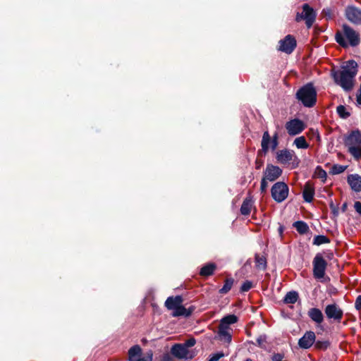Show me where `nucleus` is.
I'll return each mask as SVG.
<instances>
[{
    "label": "nucleus",
    "instance_id": "obj_47",
    "mask_svg": "<svg viewBox=\"0 0 361 361\" xmlns=\"http://www.w3.org/2000/svg\"><path fill=\"white\" fill-rule=\"evenodd\" d=\"M346 208H347V204H346V203H344V204L342 205V207H341V210H342L343 212H345V209H346Z\"/></svg>",
    "mask_w": 361,
    "mask_h": 361
},
{
    "label": "nucleus",
    "instance_id": "obj_9",
    "mask_svg": "<svg viewBox=\"0 0 361 361\" xmlns=\"http://www.w3.org/2000/svg\"><path fill=\"white\" fill-rule=\"evenodd\" d=\"M324 312L329 320L341 322L343 312L336 304H330L326 306Z\"/></svg>",
    "mask_w": 361,
    "mask_h": 361
},
{
    "label": "nucleus",
    "instance_id": "obj_10",
    "mask_svg": "<svg viewBox=\"0 0 361 361\" xmlns=\"http://www.w3.org/2000/svg\"><path fill=\"white\" fill-rule=\"evenodd\" d=\"M171 353L176 358L179 360H190L193 355L188 349H186L181 343H176L171 348Z\"/></svg>",
    "mask_w": 361,
    "mask_h": 361
},
{
    "label": "nucleus",
    "instance_id": "obj_40",
    "mask_svg": "<svg viewBox=\"0 0 361 361\" xmlns=\"http://www.w3.org/2000/svg\"><path fill=\"white\" fill-rule=\"evenodd\" d=\"M195 343H196L195 339L192 338H190V339L187 340L185 343H181V344L183 346H185L186 349H188L189 348L192 347L193 345H195Z\"/></svg>",
    "mask_w": 361,
    "mask_h": 361
},
{
    "label": "nucleus",
    "instance_id": "obj_35",
    "mask_svg": "<svg viewBox=\"0 0 361 361\" xmlns=\"http://www.w3.org/2000/svg\"><path fill=\"white\" fill-rule=\"evenodd\" d=\"M315 173H316L317 176L319 178L322 179L323 182H324L326 180L327 173L320 166L317 167Z\"/></svg>",
    "mask_w": 361,
    "mask_h": 361
},
{
    "label": "nucleus",
    "instance_id": "obj_27",
    "mask_svg": "<svg viewBox=\"0 0 361 361\" xmlns=\"http://www.w3.org/2000/svg\"><path fill=\"white\" fill-rule=\"evenodd\" d=\"M293 227L300 234L307 233L309 231L308 225L302 221H298L293 224Z\"/></svg>",
    "mask_w": 361,
    "mask_h": 361
},
{
    "label": "nucleus",
    "instance_id": "obj_28",
    "mask_svg": "<svg viewBox=\"0 0 361 361\" xmlns=\"http://www.w3.org/2000/svg\"><path fill=\"white\" fill-rule=\"evenodd\" d=\"M215 268H216V265L212 263V264H206L202 267V269H200V274L201 276H209L214 273Z\"/></svg>",
    "mask_w": 361,
    "mask_h": 361
},
{
    "label": "nucleus",
    "instance_id": "obj_48",
    "mask_svg": "<svg viewBox=\"0 0 361 361\" xmlns=\"http://www.w3.org/2000/svg\"><path fill=\"white\" fill-rule=\"evenodd\" d=\"M334 215L337 216L338 214V210L334 209Z\"/></svg>",
    "mask_w": 361,
    "mask_h": 361
},
{
    "label": "nucleus",
    "instance_id": "obj_46",
    "mask_svg": "<svg viewBox=\"0 0 361 361\" xmlns=\"http://www.w3.org/2000/svg\"><path fill=\"white\" fill-rule=\"evenodd\" d=\"M357 103L358 105H361V83L358 92L357 93Z\"/></svg>",
    "mask_w": 361,
    "mask_h": 361
},
{
    "label": "nucleus",
    "instance_id": "obj_7",
    "mask_svg": "<svg viewBox=\"0 0 361 361\" xmlns=\"http://www.w3.org/2000/svg\"><path fill=\"white\" fill-rule=\"evenodd\" d=\"M288 187L283 182H277L271 188V196L277 202L285 200L288 195Z\"/></svg>",
    "mask_w": 361,
    "mask_h": 361
},
{
    "label": "nucleus",
    "instance_id": "obj_45",
    "mask_svg": "<svg viewBox=\"0 0 361 361\" xmlns=\"http://www.w3.org/2000/svg\"><path fill=\"white\" fill-rule=\"evenodd\" d=\"M161 361H173V360L170 354L165 353L162 356Z\"/></svg>",
    "mask_w": 361,
    "mask_h": 361
},
{
    "label": "nucleus",
    "instance_id": "obj_21",
    "mask_svg": "<svg viewBox=\"0 0 361 361\" xmlns=\"http://www.w3.org/2000/svg\"><path fill=\"white\" fill-rule=\"evenodd\" d=\"M142 356V348L138 345L132 346L128 350V361H137Z\"/></svg>",
    "mask_w": 361,
    "mask_h": 361
},
{
    "label": "nucleus",
    "instance_id": "obj_8",
    "mask_svg": "<svg viewBox=\"0 0 361 361\" xmlns=\"http://www.w3.org/2000/svg\"><path fill=\"white\" fill-rule=\"evenodd\" d=\"M285 128L290 136H295L305 130V124L299 118H293L286 122Z\"/></svg>",
    "mask_w": 361,
    "mask_h": 361
},
{
    "label": "nucleus",
    "instance_id": "obj_36",
    "mask_svg": "<svg viewBox=\"0 0 361 361\" xmlns=\"http://www.w3.org/2000/svg\"><path fill=\"white\" fill-rule=\"evenodd\" d=\"M153 353L151 350H148L143 356H141L137 361H152Z\"/></svg>",
    "mask_w": 361,
    "mask_h": 361
},
{
    "label": "nucleus",
    "instance_id": "obj_1",
    "mask_svg": "<svg viewBox=\"0 0 361 361\" xmlns=\"http://www.w3.org/2000/svg\"><path fill=\"white\" fill-rule=\"evenodd\" d=\"M357 73V63L350 60L342 66L341 68L331 72L335 83L345 92H350L355 85V78Z\"/></svg>",
    "mask_w": 361,
    "mask_h": 361
},
{
    "label": "nucleus",
    "instance_id": "obj_12",
    "mask_svg": "<svg viewBox=\"0 0 361 361\" xmlns=\"http://www.w3.org/2000/svg\"><path fill=\"white\" fill-rule=\"evenodd\" d=\"M345 16L352 23L361 25V10L356 6H348L345 9Z\"/></svg>",
    "mask_w": 361,
    "mask_h": 361
},
{
    "label": "nucleus",
    "instance_id": "obj_41",
    "mask_svg": "<svg viewBox=\"0 0 361 361\" xmlns=\"http://www.w3.org/2000/svg\"><path fill=\"white\" fill-rule=\"evenodd\" d=\"M268 181L269 180L265 179L264 177L262 178V181H261V185H260V190L262 192L267 190V186H268Z\"/></svg>",
    "mask_w": 361,
    "mask_h": 361
},
{
    "label": "nucleus",
    "instance_id": "obj_4",
    "mask_svg": "<svg viewBox=\"0 0 361 361\" xmlns=\"http://www.w3.org/2000/svg\"><path fill=\"white\" fill-rule=\"evenodd\" d=\"M296 98L306 107H312L317 102V91L312 83H308L300 87Z\"/></svg>",
    "mask_w": 361,
    "mask_h": 361
},
{
    "label": "nucleus",
    "instance_id": "obj_19",
    "mask_svg": "<svg viewBox=\"0 0 361 361\" xmlns=\"http://www.w3.org/2000/svg\"><path fill=\"white\" fill-rule=\"evenodd\" d=\"M307 314L309 317L317 324H320L324 321L322 312L318 308L313 307L310 309Z\"/></svg>",
    "mask_w": 361,
    "mask_h": 361
},
{
    "label": "nucleus",
    "instance_id": "obj_30",
    "mask_svg": "<svg viewBox=\"0 0 361 361\" xmlns=\"http://www.w3.org/2000/svg\"><path fill=\"white\" fill-rule=\"evenodd\" d=\"M256 267L259 269L264 270L267 268V259L263 256L255 255Z\"/></svg>",
    "mask_w": 361,
    "mask_h": 361
},
{
    "label": "nucleus",
    "instance_id": "obj_31",
    "mask_svg": "<svg viewBox=\"0 0 361 361\" xmlns=\"http://www.w3.org/2000/svg\"><path fill=\"white\" fill-rule=\"evenodd\" d=\"M294 145L298 149H307L309 147L308 143L307 142L304 136H300L295 139Z\"/></svg>",
    "mask_w": 361,
    "mask_h": 361
},
{
    "label": "nucleus",
    "instance_id": "obj_49",
    "mask_svg": "<svg viewBox=\"0 0 361 361\" xmlns=\"http://www.w3.org/2000/svg\"><path fill=\"white\" fill-rule=\"evenodd\" d=\"M245 361H252V360H251V359H250V358H247V359H246Z\"/></svg>",
    "mask_w": 361,
    "mask_h": 361
},
{
    "label": "nucleus",
    "instance_id": "obj_38",
    "mask_svg": "<svg viewBox=\"0 0 361 361\" xmlns=\"http://www.w3.org/2000/svg\"><path fill=\"white\" fill-rule=\"evenodd\" d=\"M225 354L222 352H218L212 354L208 361H219L221 358L224 357Z\"/></svg>",
    "mask_w": 361,
    "mask_h": 361
},
{
    "label": "nucleus",
    "instance_id": "obj_3",
    "mask_svg": "<svg viewBox=\"0 0 361 361\" xmlns=\"http://www.w3.org/2000/svg\"><path fill=\"white\" fill-rule=\"evenodd\" d=\"M344 144L348 152L356 161L361 159V132L355 130L350 132L344 137Z\"/></svg>",
    "mask_w": 361,
    "mask_h": 361
},
{
    "label": "nucleus",
    "instance_id": "obj_29",
    "mask_svg": "<svg viewBox=\"0 0 361 361\" xmlns=\"http://www.w3.org/2000/svg\"><path fill=\"white\" fill-rule=\"evenodd\" d=\"M330 243V239L324 235H315L313 239V245L319 246L323 244H326Z\"/></svg>",
    "mask_w": 361,
    "mask_h": 361
},
{
    "label": "nucleus",
    "instance_id": "obj_44",
    "mask_svg": "<svg viewBox=\"0 0 361 361\" xmlns=\"http://www.w3.org/2000/svg\"><path fill=\"white\" fill-rule=\"evenodd\" d=\"M354 208L355 211L361 215V202L357 201L354 204Z\"/></svg>",
    "mask_w": 361,
    "mask_h": 361
},
{
    "label": "nucleus",
    "instance_id": "obj_42",
    "mask_svg": "<svg viewBox=\"0 0 361 361\" xmlns=\"http://www.w3.org/2000/svg\"><path fill=\"white\" fill-rule=\"evenodd\" d=\"M266 342V336L264 335H262V336H260L257 338V343L258 344L259 346H262L264 343Z\"/></svg>",
    "mask_w": 361,
    "mask_h": 361
},
{
    "label": "nucleus",
    "instance_id": "obj_15",
    "mask_svg": "<svg viewBox=\"0 0 361 361\" xmlns=\"http://www.w3.org/2000/svg\"><path fill=\"white\" fill-rule=\"evenodd\" d=\"M294 157H296L294 151L287 149L279 150L276 157L277 161L282 164L289 163Z\"/></svg>",
    "mask_w": 361,
    "mask_h": 361
},
{
    "label": "nucleus",
    "instance_id": "obj_32",
    "mask_svg": "<svg viewBox=\"0 0 361 361\" xmlns=\"http://www.w3.org/2000/svg\"><path fill=\"white\" fill-rule=\"evenodd\" d=\"M233 284V279L230 278L225 281L224 286L219 290V293L222 294L227 293L232 288Z\"/></svg>",
    "mask_w": 361,
    "mask_h": 361
},
{
    "label": "nucleus",
    "instance_id": "obj_17",
    "mask_svg": "<svg viewBox=\"0 0 361 361\" xmlns=\"http://www.w3.org/2000/svg\"><path fill=\"white\" fill-rule=\"evenodd\" d=\"M231 329L219 326L217 336L218 338L225 344L229 345L232 341Z\"/></svg>",
    "mask_w": 361,
    "mask_h": 361
},
{
    "label": "nucleus",
    "instance_id": "obj_13",
    "mask_svg": "<svg viewBox=\"0 0 361 361\" xmlns=\"http://www.w3.org/2000/svg\"><path fill=\"white\" fill-rule=\"evenodd\" d=\"M282 173V170L277 166L267 164L264 171V178L269 182L276 180Z\"/></svg>",
    "mask_w": 361,
    "mask_h": 361
},
{
    "label": "nucleus",
    "instance_id": "obj_34",
    "mask_svg": "<svg viewBox=\"0 0 361 361\" xmlns=\"http://www.w3.org/2000/svg\"><path fill=\"white\" fill-rule=\"evenodd\" d=\"M347 167V166L344 165L334 164L331 167V173L334 175L342 173L346 170Z\"/></svg>",
    "mask_w": 361,
    "mask_h": 361
},
{
    "label": "nucleus",
    "instance_id": "obj_23",
    "mask_svg": "<svg viewBox=\"0 0 361 361\" xmlns=\"http://www.w3.org/2000/svg\"><path fill=\"white\" fill-rule=\"evenodd\" d=\"M253 206V201L251 197H247L243 202L240 207V213L243 215L247 216L250 214L251 209Z\"/></svg>",
    "mask_w": 361,
    "mask_h": 361
},
{
    "label": "nucleus",
    "instance_id": "obj_22",
    "mask_svg": "<svg viewBox=\"0 0 361 361\" xmlns=\"http://www.w3.org/2000/svg\"><path fill=\"white\" fill-rule=\"evenodd\" d=\"M238 320V318L235 314H228L220 320V324L219 326L225 327L226 329H231L230 325L236 323Z\"/></svg>",
    "mask_w": 361,
    "mask_h": 361
},
{
    "label": "nucleus",
    "instance_id": "obj_37",
    "mask_svg": "<svg viewBox=\"0 0 361 361\" xmlns=\"http://www.w3.org/2000/svg\"><path fill=\"white\" fill-rule=\"evenodd\" d=\"M252 287V283L250 281H245L243 283L240 290L242 292H247L250 290Z\"/></svg>",
    "mask_w": 361,
    "mask_h": 361
},
{
    "label": "nucleus",
    "instance_id": "obj_39",
    "mask_svg": "<svg viewBox=\"0 0 361 361\" xmlns=\"http://www.w3.org/2000/svg\"><path fill=\"white\" fill-rule=\"evenodd\" d=\"M278 137H278V133H276L273 135V137L271 138V145H271V149L272 150H275L276 149L277 146H278V144H279V142H278Z\"/></svg>",
    "mask_w": 361,
    "mask_h": 361
},
{
    "label": "nucleus",
    "instance_id": "obj_6",
    "mask_svg": "<svg viewBox=\"0 0 361 361\" xmlns=\"http://www.w3.org/2000/svg\"><path fill=\"white\" fill-rule=\"evenodd\" d=\"M313 276L316 279L324 277L327 267V262L321 253H317L313 259Z\"/></svg>",
    "mask_w": 361,
    "mask_h": 361
},
{
    "label": "nucleus",
    "instance_id": "obj_26",
    "mask_svg": "<svg viewBox=\"0 0 361 361\" xmlns=\"http://www.w3.org/2000/svg\"><path fill=\"white\" fill-rule=\"evenodd\" d=\"M298 298L299 295L296 291H290L285 295L283 302L286 304H294L297 302Z\"/></svg>",
    "mask_w": 361,
    "mask_h": 361
},
{
    "label": "nucleus",
    "instance_id": "obj_24",
    "mask_svg": "<svg viewBox=\"0 0 361 361\" xmlns=\"http://www.w3.org/2000/svg\"><path fill=\"white\" fill-rule=\"evenodd\" d=\"M271 138L269 135V133L268 131H265L263 133L262 139L261 141V146H262V152L266 154L269 148H271Z\"/></svg>",
    "mask_w": 361,
    "mask_h": 361
},
{
    "label": "nucleus",
    "instance_id": "obj_11",
    "mask_svg": "<svg viewBox=\"0 0 361 361\" xmlns=\"http://www.w3.org/2000/svg\"><path fill=\"white\" fill-rule=\"evenodd\" d=\"M296 47V40L290 35H288L279 42V49L286 54H291Z\"/></svg>",
    "mask_w": 361,
    "mask_h": 361
},
{
    "label": "nucleus",
    "instance_id": "obj_33",
    "mask_svg": "<svg viewBox=\"0 0 361 361\" xmlns=\"http://www.w3.org/2000/svg\"><path fill=\"white\" fill-rule=\"evenodd\" d=\"M336 111L338 116L342 118H347L350 116V114L347 110L346 107L343 105H339L336 108Z\"/></svg>",
    "mask_w": 361,
    "mask_h": 361
},
{
    "label": "nucleus",
    "instance_id": "obj_25",
    "mask_svg": "<svg viewBox=\"0 0 361 361\" xmlns=\"http://www.w3.org/2000/svg\"><path fill=\"white\" fill-rule=\"evenodd\" d=\"M191 314V311L188 310L185 307H184L182 304L176 307L172 312L173 317H180L185 316L188 317Z\"/></svg>",
    "mask_w": 361,
    "mask_h": 361
},
{
    "label": "nucleus",
    "instance_id": "obj_14",
    "mask_svg": "<svg viewBox=\"0 0 361 361\" xmlns=\"http://www.w3.org/2000/svg\"><path fill=\"white\" fill-rule=\"evenodd\" d=\"M316 336L313 331H307L302 337L299 339L298 345L302 349H308L313 345Z\"/></svg>",
    "mask_w": 361,
    "mask_h": 361
},
{
    "label": "nucleus",
    "instance_id": "obj_43",
    "mask_svg": "<svg viewBox=\"0 0 361 361\" xmlns=\"http://www.w3.org/2000/svg\"><path fill=\"white\" fill-rule=\"evenodd\" d=\"M355 307L358 310L361 309V295L356 298Z\"/></svg>",
    "mask_w": 361,
    "mask_h": 361
},
{
    "label": "nucleus",
    "instance_id": "obj_16",
    "mask_svg": "<svg viewBox=\"0 0 361 361\" xmlns=\"http://www.w3.org/2000/svg\"><path fill=\"white\" fill-rule=\"evenodd\" d=\"M347 183L350 189L355 192H361V176L357 173L349 174Z\"/></svg>",
    "mask_w": 361,
    "mask_h": 361
},
{
    "label": "nucleus",
    "instance_id": "obj_20",
    "mask_svg": "<svg viewBox=\"0 0 361 361\" xmlns=\"http://www.w3.org/2000/svg\"><path fill=\"white\" fill-rule=\"evenodd\" d=\"M183 303V298L180 295L169 297L165 301V306L168 310H173L176 307Z\"/></svg>",
    "mask_w": 361,
    "mask_h": 361
},
{
    "label": "nucleus",
    "instance_id": "obj_5",
    "mask_svg": "<svg viewBox=\"0 0 361 361\" xmlns=\"http://www.w3.org/2000/svg\"><path fill=\"white\" fill-rule=\"evenodd\" d=\"M302 11L298 12L295 20L300 22L304 20L307 28H310L316 19V12L308 4H304L302 6Z\"/></svg>",
    "mask_w": 361,
    "mask_h": 361
},
{
    "label": "nucleus",
    "instance_id": "obj_2",
    "mask_svg": "<svg viewBox=\"0 0 361 361\" xmlns=\"http://www.w3.org/2000/svg\"><path fill=\"white\" fill-rule=\"evenodd\" d=\"M335 39L343 47H356L360 42L359 32L348 25H343L342 31L336 32Z\"/></svg>",
    "mask_w": 361,
    "mask_h": 361
},
{
    "label": "nucleus",
    "instance_id": "obj_18",
    "mask_svg": "<svg viewBox=\"0 0 361 361\" xmlns=\"http://www.w3.org/2000/svg\"><path fill=\"white\" fill-rule=\"evenodd\" d=\"M302 196L306 202H311L314 196V187L313 183L308 181L303 188Z\"/></svg>",
    "mask_w": 361,
    "mask_h": 361
}]
</instances>
